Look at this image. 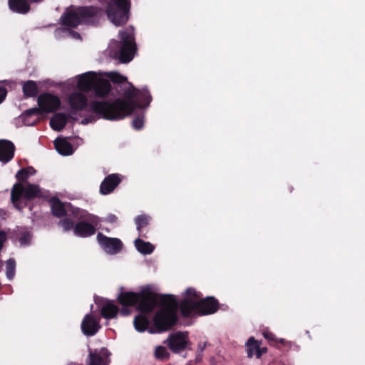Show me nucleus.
Instances as JSON below:
<instances>
[{
	"label": "nucleus",
	"mask_w": 365,
	"mask_h": 365,
	"mask_svg": "<svg viewBox=\"0 0 365 365\" xmlns=\"http://www.w3.org/2000/svg\"><path fill=\"white\" fill-rule=\"evenodd\" d=\"M108 79L98 76L93 71V92L98 97L112 95L122 96L113 101H93V122L94 114L106 120H119L131 115L137 108H145L152 101V96L147 88H136L128 78L117 71L104 73Z\"/></svg>",
	"instance_id": "obj_1"
},
{
	"label": "nucleus",
	"mask_w": 365,
	"mask_h": 365,
	"mask_svg": "<svg viewBox=\"0 0 365 365\" xmlns=\"http://www.w3.org/2000/svg\"><path fill=\"white\" fill-rule=\"evenodd\" d=\"M160 308L153 317L156 332L171 329L178 322V301L174 295H163L160 297Z\"/></svg>",
	"instance_id": "obj_2"
},
{
	"label": "nucleus",
	"mask_w": 365,
	"mask_h": 365,
	"mask_svg": "<svg viewBox=\"0 0 365 365\" xmlns=\"http://www.w3.org/2000/svg\"><path fill=\"white\" fill-rule=\"evenodd\" d=\"M120 41H115L119 49L110 48L109 56L120 63H126L132 61L136 51V44L134 37V28L129 26L119 32Z\"/></svg>",
	"instance_id": "obj_3"
},
{
	"label": "nucleus",
	"mask_w": 365,
	"mask_h": 365,
	"mask_svg": "<svg viewBox=\"0 0 365 365\" xmlns=\"http://www.w3.org/2000/svg\"><path fill=\"white\" fill-rule=\"evenodd\" d=\"M106 2L108 20L116 26L125 25L130 18V0H107Z\"/></svg>",
	"instance_id": "obj_4"
},
{
	"label": "nucleus",
	"mask_w": 365,
	"mask_h": 365,
	"mask_svg": "<svg viewBox=\"0 0 365 365\" xmlns=\"http://www.w3.org/2000/svg\"><path fill=\"white\" fill-rule=\"evenodd\" d=\"M41 195L39 187L36 185L16 183L11 191V200L14 206L21 210L26 206V200H31Z\"/></svg>",
	"instance_id": "obj_5"
},
{
	"label": "nucleus",
	"mask_w": 365,
	"mask_h": 365,
	"mask_svg": "<svg viewBox=\"0 0 365 365\" xmlns=\"http://www.w3.org/2000/svg\"><path fill=\"white\" fill-rule=\"evenodd\" d=\"M38 104L39 108H34L29 109L25 112L24 116L25 118V124L27 125H33L36 123V119L33 122H27L26 118L32 115L38 114L41 113H52L58 109L61 106V101L57 96L52 95L48 93L41 94L38 97Z\"/></svg>",
	"instance_id": "obj_6"
},
{
	"label": "nucleus",
	"mask_w": 365,
	"mask_h": 365,
	"mask_svg": "<svg viewBox=\"0 0 365 365\" xmlns=\"http://www.w3.org/2000/svg\"><path fill=\"white\" fill-rule=\"evenodd\" d=\"M160 294L153 292L150 287L142 289L138 294L136 309L142 314H149L158 305L160 306Z\"/></svg>",
	"instance_id": "obj_7"
},
{
	"label": "nucleus",
	"mask_w": 365,
	"mask_h": 365,
	"mask_svg": "<svg viewBox=\"0 0 365 365\" xmlns=\"http://www.w3.org/2000/svg\"><path fill=\"white\" fill-rule=\"evenodd\" d=\"M91 16V9L89 7L71 8L63 14L61 19L63 24L75 27Z\"/></svg>",
	"instance_id": "obj_8"
},
{
	"label": "nucleus",
	"mask_w": 365,
	"mask_h": 365,
	"mask_svg": "<svg viewBox=\"0 0 365 365\" xmlns=\"http://www.w3.org/2000/svg\"><path fill=\"white\" fill-rule=\"evenodd\" d=\"M164 343L174 354H180L185 351L187 346L191 344L187 331H180L170 334Z\"/></svg>",
	"instance_id": "obj_9"
},
{
	"label": "nucleus",
	"mask_w": 365,
	"mask_h": 365,
	"mask_svg": "<svg viewBox=\"0 0 365 365\" xmlns=\"http://www.w3.org/2000/svg\"><path fill=\"white\" fill-rule=\"evenodd\" d=\"M96 241L106 253L111 255L119 253L123 247L120 239L107 237L101 232L97 234Z\"/></svg>",
	"instance_id": "obj_10"
},
{
	"label": "nucleus",
	"mask_w": 365,
	"mask_h": 365,
	"mask_svg": "<svg viewBox=\"0 0 365 365\" xmlns=\"http://www.w3.org/2000/svg\"><path fill=\"white\" fill-rule=\"evenodd\" d=\"M124 176L119 173H112L107 175L100 185V192L102 195H108L114 191L123 181Z\"/></svg>",
	"instance_id": "obj_11"
},
{
	"label": "nucleus",
	"mask_w": 365,
	"mask_h": 365,
	"mask_svg": "<svg viewBox=\"0 0 365 365\" xmlns=\"http://www.w3.org/2000/svg\"><path fill=\"white\" fill-rule=\"evenodd\" d=\"M198 315H210L215 313L220 307L219 302L214 297H207L197 301Z\"/></svg>",
	"instance_id": "obj_12"
},
{
	"label": "nucleus",
	"mask_w": 365,
	"mask_h": 365,
	"mask_svg": "<svg viewBox=\"0 0 365 365\" xmlns=\"http://www.w3.org/2000/svg\"><path fill=\"white\" fill-rule=\"evenodd\" d=\"M178 309L183 317H190L193 314L198 315L197 301L192 299H183L179 303L178 302Z\"/></svg>",
	"instance_id": "obj_13"
},
{
	"label": "nucleus",
	"mask_w": 365,
	"mask_h": 365,
	"mask_svg": "<svg viewBox=\"0 0 365 365\" xmlns=\"http://www.w3.org/2000/svg\"><path fill=\"white\" fill-rule=\"evenodd\" d=\"M68 86H77L81 91H88L91 89V72H86L78 77V78H71L67 82Z\"/></svg>",
	"instance_id": "obj_14"
},
{
	"label": "nucleus",
	"mask_w": 365,
	"mask_h": 365,
	"mask_svg": "<svg viewBox=\"0 0 365 365\" xmlns=\"http://www.w3.org/2000/svg\"><path fill=\"white\" fill-rule=\"evenodd\" d=\"M14 145L6 140H0V161L4 163L9 162L14 155Z\"/></svg>",
	"instance_id": "obj_15"
},
{
	"label": "nucleus",
	"mask_w": 365,
	"mask_h": 365,
	"mask_svg": "<svg viewBox=\"0 0 365 365\" xmlns=\"http://www.w3.org/2000/svg\"><path fill=\"white\" fill-rule=\"evenodd\" d=\"M138 294V292L122 291L117 297V302L121 306L137 307Z\"/></svg>",
	"instance_id": "obj_16"
},
{
	"label": "nucleus",
	"mask_w": 365,
	"mask_h": 365,
	"mask_svg": "<svg viewBox=\"0 0 365 365\" xmlns=\"http://www.w3.org/2000/svg\"><path fill=\"white\" fill-rule=\"evenodd\" d=\"M119 314V307L113 302L106 300L101 309V316L106 319H116Z\"/></svg>",
	"instance_id": "obj_17"
},
{
	"label": "nucleus",
	"mask_w": 365,
	"mask_h": 365,
	"mask_svg": "<svg viewBox=\"0 0 365 365\" xmlns=\"http://www.w3.org/2000/svg\"><path fill=\"white\" fill-rule=\"evenodd\" d=\"M110 353L106 348L96 349L93 351V365H108Z\"/></svg>",
	"instance_id": "obj_18"
},
{
	"label": "nucleus",
	"mask_w": 365,
	"mask_h": 365,
	"mask_svg": "<svg viewBox=\"0 0 365 365\" xmlns=\"http://www.w3.org/2000/svg\"><path fill=\"white\" fill-rule=\"evenodd\" d=\"M68 102L73 109L82 110L87 105V98L82 93L76 91L69 96Z\"/></svg>",
	"instance_id": "obj_19"
},
{
	"label": "nucleus",
	"mask_w": 365,
	"mask_h": 365,
	"mask_svg": "<svg viewBox=\"0 0 365 365\" xmlns=\"http://www.w3.org/2000/svg\"><path fill=\"white\" fill-rule=\"evenodd\" d=\"M150 220L151 217L145 214L139 215L135 217L134 221L140 237L148 238V232L145 231V228L149 225Z\"/></svg>",
	"instance_id": "obj_20"
},
{
	"label": "nucleus",
	"mask_w": 365,
	"mask_h": 365,
	"mask_svg": "<svg viewBox=\"0 0 365 365\" xmlns=\"http://www.w3.org/2000/svg\"><path fill=\"white\" fill-rule=\"evenodd\" d=\"M54 145L58 153L62 155H70L73 153L72 145L66 139L57 138Z\"/></svg>",
	"instance_id": "obj_21"
},
{
	"label": "nucleus",
	"mask_w": 365,
	"mask_h": 365,
	"mask_svg": "<svg viewBox=\"0 0 365 365\" xmlns=\"http://www.w3.org/2000/svg\"><path fill=\"white\" fill-rule=\"evenodd\" d=\"M9 6L13 11L19 14H26L30 9L29 4L26 0H9Z\"/></svg>",
	"instance_id": "obj_22"
},
{
	"label": "nucleus",
	"mask_w": 365,
	"mask_h": 365,
	"mask_svg": "<svg viewBox=\"0 0 365 365\" xmlns=\"http://www.w3.org/2000/svg\"><path fill=\"white\" fill-rule=\"evenodd\" d=\"M67 123V116L63 113H56L50 120L51 127L56 130H61Z\"/></svg>",
	"instance_id": "obj_23"
},
{
	"label": "nucleus",
	"mask_w": 365,
	"mask_h": 365,
	"mask_svg": "<svg viewBox=\"0 0 365 365\" xmlns=\"http://www.w3.org/2000/svg\"><path fill=\"white\" fill-rule=\"evenodd\" d=\"M50 205L53 215L62 217L66 212V205L61 202L58 198L53 197L50 200Z\"/></svg>",
	"instance_id": "obj_24"
},
{
	"label": "nucleus",
	"mask_w": 365,
	"mask_h": 365,
	"mask_svg": "<svg viewBox=\"0 0 365 365\" xmlns=\"http://www.w3.org/2000/svg\"><path fill=\"white\" fill-rule=\"evenodd\" d=\"M134 244L136 250L143 255H150L155 249V247L150 242H145L140 237L135 240Z\"/></svg>",
	"instance_id": "obj_25"
},
{
	"label": "nucleus",
	"mask_w": 365,
	"mask_h": 365,
	"mask_svg": "<svg viewBox=\"0 0 365 365\" xmlns=\"http://www.w3.org/2000/svg\"><path fill=\"white\" fill-rule=\"evenodd\" d=\"M145 314L137 315L133 320L135 329L139 332H143L148 329L150 322Z\"/></svg>",
	"instance_id": "obj_26"
},
{
	"label": "nucleus",
	"mask_w": 365,
	"mask_h": 365,
	"mask_svg": "<svg viewBox=\"0 0 365 365\" xmlns=\"http://www.w3.org/2000/svg\"><path fill=\"white\" fill-rule=\"evenodd\" d=\"M74 233L79 237H88L91 234V225L86 222H80L74 227Z\"/></svg>",
	"instance_id": "obj_27"
},
{
	"label": "nucleus",
	"mask_w": 365,
	"mask_h": 365,
	"mask_svg": "<svg viewBox=\"0 0 365 365\" xmlns=\"http://www.w3.org/2000/svg\"><path fill=\"white\" fill-rule=\"evenodd\" d=\"M260 345L261 342L256 340L255 337H250L246 343L247 356L249 358H252L254 355L257 356V352Z\"/></svg>",
	"instance_id": "obj_28"
},
{
	"label": "nucleus",
	"mask_w": 365,
	"mask_h": 365,
	"mask_svg": "<svg viewBox=\"0 0 365 365\" xmlns=\"http://www.w3.org/2000/svg\"><path fill=\"white\" fill-rule=\"evenodd\" d=\"M23 92L26 97L35 96L38 93V86L33 81H28L23 84Z\"/></svg>",
	"instance_id": "obj_29"
},
{
	"label": "nucleus",
	"mask_w": 365,
	"mask_h": 365,
	"mask_svg": "<svg viewBox=\"0 0 365 365\" xmlns=\"http://www.w3.org/2000/svg\"><path fill=\"white\" fill-rule=\"evenodd\" d=\"M19 240L21 245L25 246L30 244L32 238L31 232L26 228L18 229Z\"/></svg>",
	"instance_id": "obj_30"
},
{
	"label": "nucleus",
	"mask_w": 365,
	"mask_h": 365,
	"mask_svg": "<svg viewBox=\"0 0 365 365\" xmlns=\"http://www.w3.org/2000/svg\"><path fill=\"white\" fill-rule=\"evenodd\" d=\"M16 262L14 259H9L6 261V274L9 280H12L15 275Z\"/></svg>",
	"instance_id": "obj_31"
},
{
	"label": "nucleus",
	"mask_w": 365,
	"mask_h": 365,
	"mask_svg": "<svg viewBox=\"0 0 365 365\" xmlns=\"http://www.w3.org/2000/svg\"><path fill=\"white\" fill-rule=\"evenodd\" d=\"M81 329L84 334L91 335V314H88L86 315L81 324Z\"/></svg>",
	"instance_id": "obj_32"
},
{
	"label": "nucleus",
	"mask_w": 365,
	"mask_h": 365,
	"mask_svg": "<svg viewBox=\"0 0 365 365\" xmlns=\"http://www.w3.org/2000/svg\"><path fill=\"white\" fill-rule=\"evenodd\" d=\"M170 354L167 351L166 348L163 346H158L155 348V357L159 360H164L168 359Z\"/></svg>",
	"instance_id": "obj_33"
},
{
	"label": "nucleus",
	"mask_w": 365,
	"mask_h": 365,
	"mask_svg": "<svg viewBox=\"0 0 365 365\" xmlns=\"http://www.w3.org/2000/svg\"><path fill=\"white\" fill-rule=\"evenodd\" d=\"M34 173H35L34 169L31 167H29L27 168L21 169V170H19L16 175V178L19 180H24L29 176L33 175Z\"/></svg>",
	"instance_id": "obj_34"
},
{
	"label": "nucleus",
	"mask_w": 365,
	"mask_h": 365,
	"mask_svg": "<svg viewBox=\"0 0 365 365\" xmlns=\"http://www.w3.org/2000/svg\"><path fill=\"white\" fill-rule=\"evenodd\" d=\"M201 298V294L197 292L195 289L189 287L185 290V297L184 299H192L194 301H199Z\"/></svg>",
	"instance_id": "obj_35"
},
{
	"label": "nucleus",
	"mask_w": 365,
	"mask_h": 365,
	"mask_svg": "<svg viewBox=\"0 0 365 365\" xmlns=\"http://www.w3.org/2000/svg\"><path fill=\"white\" fill-rule=\"evenodd\" d=\"M132 125L135 130H140L144 125V115L140 114L135 117L132 121Z\"/></svg>",
	"instance_id": "obj_36"
},
{
	"label": "nucleus",
	"mask_w": 365,
	"mask_h": 365,
	"mask_svg": "<svg viewBox=\"0 0 365 365\" xmlns=\"http://www.w3.org/2000/svg\"><path fill=\"white\" fill-rule=\"evenodd\" d=\"M59 225H61L64 231H68L73 227V222L68 219L61 220Z\"/></svg>",
	"instance_id": "obj_37"
},
{
	"label": "nucleus",
	"mask_w": 365,
	"mask_h": 365,
	"mask_svg": "<svg viewBox=\"0 0 365 365\" xmlns=\"http://www.w3.org/2000/svg\"><path fill=\"white\" fill-rule=\"evenodd\" d=\"M264 337L270 342H274L277 341L276 337L273 333L269 331H263Z\"/></svg>",
	"instance_id": "obj_38"
},
{
	"label": "nucleus",
	"mask_w": 365,
	"mask_h": 365,
	"mask_svg": "<svg viewBox=\"0 0 365 365\" xmlns=\"http://www.w3.org/2000/svg\"><path fill=\"white\" fill-rule=\"evenodd\" d=\"M119 314L123 317L129 316L131 314L130 306H122V308L119 309Z\"/></svg>",
	"instance_id": "obj_39"
},
{
	"label": "nucleus",
	"mask_w": 365,
	"mask_h": 365,
	"mask_svg": "<svg viewBox=\"0 0 365 365\" xmlns=\"http://www.w3.org/2000/svg\"><path fill=\"white\" fill-rule=\"evenodd\" d=\"M101 326L99 324L98 320L93 314V336L96 334V333L99 330Z\"/></svg>",
	"instance_id": "obj_40"
},
{
	"label": "nucleus",
	"mask_w": 365,
	"mask_h": 365,
	"mask_svg": "<svg viewBox=\"0 0 365 365\" xmlns=\"http://www.w3.org/2000/svg\"><path fill=\"white\" fill-rule=\"evenodd\" d=\"M6 240V234L4 231H0V250L3 247L4 242Z\"/></svg>",
	"instance_id": "obj_41"
},
{
	"label": "nucleus",
	"mask_w": 365,
	"mask_h": 365,
	"mask_svg": "<svg viewBox=\"0 0 365 365\" xmlns=\"http://www.w3.org/2000/svg\"><path fill=\"white\" fill-rule=\"evenodd\" d=\"M267 352V347H261L259 346L258 351L257 352V359H260L262 356V354Z\"/></svg>",
	"instance_id": "obj_42"
},
{
	"label": "nucleus",
	"mask_w": 365,
	"mask_h": 365,
	"mask_svg": "<svg viewBox=\"0 0 365 365\" xmlns=\"http://www.w3.org/2000/svg\"><path fill=\"white\" fill-rule=\"evenodd\" d=\"M98 217L93 215V235L96 232V230L98 229Z\"/></svg>",
	"instance_id": "obj_43"
},
{
	"label": "nucleus",
	"mask_w": 365,
	"mask_h": 365,
	"mask_svg": "<svg viewBox=\"0 0 365 365\" xmlns=\"http://www.w3.org/2000/svg\"><path fill=\"white\" fill-rule=\"evenodd\" d=\"M6 96V90L3 87H0V103L4 100Z\"/></svg>",
	"instance_id": "obj_44"
},
{
	"label": "nucleus",
	"mask_w": 365,
	"mask_h": 365,
	"mask_svg": "<svg viewBox=\"0 0 365 365\" xmlns=\"http://www.w3.org/2000/svg\"><path fill=\"white\" fill-rule=\"evenodd\" d=\"M206 346H207L206 342H204V343L200 342L197 346V351L202 353L203 351L205 350Z\"/></svg>",
	"instance_id": "obj_45"
},
{
	"label": "nucleus",
	"mask_w": 365,
	"mask_h": 365,
	"mask_svg": "<svg viewBox=\"0 0 365 365\" xmlns=\"http://www.w3.org/2000/svg\"><path fill=\"white\" fill-rule=\"evenodd\" d=\"M202 356H203V354L201 352H198L197 353V355H196V357H195V361L196 362H200L202 361Z\"/></svg>",
	"instance_id": "obj_46"
},
{
	"label": "nucleus",
	"mask_w": 365,
	"mask_h": 365,
	"mask_svg": "<svg viewBox=\"0 0 365 365\" xmlns=\"http://www.w3.org/2000/svg\"><path fill=\"white\" fill-rule=\"evenodd\" d=\"M92 11H93V21L94 20V16L97 14L98 13V8L97 7H95V6H93V9H92Z\"/></svg>",
	"instance_id": "obj_47"
},
{
	"label": "nucleus",
	"mask_w": 365,
	"mask_h": 365,
	"mask_svg": "<svg viewBox=\"0 0 365 365\" xmlns=\"http://www.w3.org/2000/svg\"><path fill=\"white\" fill-rule=\"evenodd\" d=\"M72 35L74 38H80V35L78 34V33H76V32H73L72 33Z\"/></svg>",
	"instance_id": "obj_48"
},
{
	"label": "nucleus",
	"mask_w": 365,
	"mask_h": 365,
	"mask_svg": "<svg viewBox=\"0 0 365 365\" xmlns=\"http://www.w3.org/2000/svg\"><path fill=\"white\" fill-rule=\"evenodd\" d=\"M80 212H81V211H80V210H79V209H76V210H75V212H73V214H74L75 215H78V213H79Z\"/></svg>",
	"instance_id": "obj_49"
},
{
	"label": "nucleus",
	"mask_w": 365,
	"mask_h": 365,
	"mask_svg": "<svg viewBox=\"0 0 365 365\" xmlns=\"http://www.w3.org/2000/svg\"><path fill=\"white\" fill-rule=\"evenodd\" d=\"M88 358L91 360V351H89V353H88Z\"/></svg>",
	"instance_id": "obj_50"
},
{
	"label": "nucleus",
	"mask_w": 365,
	"mask_h": 365,
	"mask_svg": "<svg viewBox=\"0 0 365 365\" xmlns=\"http://www.w3.org/2000/svg\"><path fill=\"white\" fill-rule=\"evenodd\" d=\"M279 342H280L281 344H284V339H281L279 340Z\"/></svg>",
	"instance_id": "obj_51"
},
{
	"label": "nucleus",
	"mask_w": 365,
	"mask_h": 365,
	"mask_svg": "<svg viewBox=\"0 0 365 365\" xmlns=\"http://www.w3.org/2000/svg\"><path fill=\"white\" fill-rule=\"evenodd\" d=\"M149 332L150 333H154L155 331L150 329V330H149Z\"/></svg>",
	"instance_id": "obj_52"
},
{
	"label": "nucleus",
	"mask_w": 365,
	"mask_h": 365,
	"mask_svg": "<svg viewBox=\"0 0 365 365\" xmlns=\"http://www.w3.org/2000/svg\"><path fill=\"white\" fill-rule=\"evenodd\" d=\"M94 301H95V302H96V304L98 303V301H97V299H96V298H95Z\"/></svg>",
	"instance_id": "obj_53"
}]
</instances>
